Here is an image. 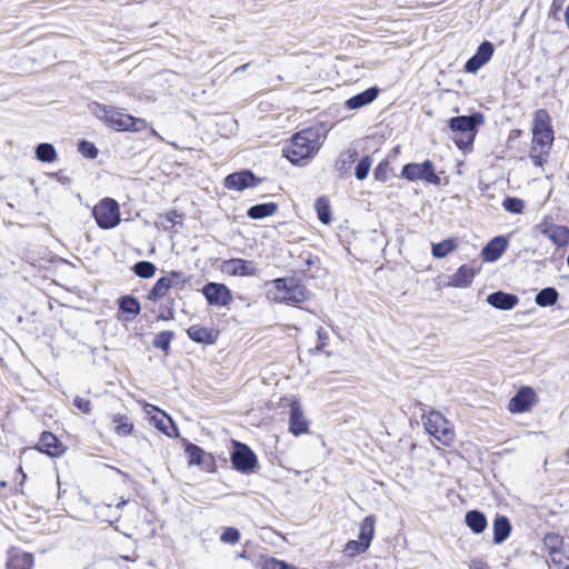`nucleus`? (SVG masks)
<instances>
[{
	"label": "nucleus",
	"instance_id": "nucleus-1",
	"mask_svg": "<svg viewBox=\"0 0 569 569\" xmlns=\"http://www.w3.org/2000/svg\"><path fill=\"white\" fill-rule=\"evenodd\" d=\"M320 148V133L315 128L297 132L288 147L283 149L284 157L298 164L301 160L312 157Z\"/></svg>",
	"mask_w": 569,
	"mask_h": 569
},
{
	"label": "nucleus",
	"instance_id": "nucleus-2",
	"mask_svg": "<svg viewBox=\"0 0 569 569\" xmlns=\"http://www.w3.org/2000/svg\"><path fill=\"white\" fill-rule=\"evenodd\" d=\"M482 123L483 116L481 113L451 118L449 121L450 129L461 134L460 138L455 139L457 147L461 150L471 147L476 137V128Z\"/></svg>",
	"mask_w": 569,
	"mask_h": 569
},
{
	"label": "nucleus",
	"instance_id": "nucleus-3",
	"mask_svg": "<svg viewBox=\"0 0 569 569\" xmlns=\"http://www.w3.org/2000/svg\"><path fill=\"white\" fill-rule=\"evenodd\" d=\"M308 290L293 278H279L274 280L272 299L276 302L297 305L307 300Z\"/></svg>",
	"mask_w": 569,
	"mask_h": 569
},
{
	"label": "nucleus",
	"instance_id": "nucleus-4",
	"mask_svg": "<svg viewBox=\"0 0 569 569\" xmlns=\"http://www.w3.org/2000/svg\"><path fill=\"white\" fill-rule=\"evenodd\" d=\"M423 426L437 441L443 446H450L455 441V431L451 423L439 411H431L423 417Z\"/></svg>",
	"mask_w": 569,
	"mask_h": 569
},
{
	"label": "nucleus",
	"instance_id": "nucleus-5",
	"mask_svg": "<svg viewBox=\"0 0 569 569\" xmlns=\"http://www.w3.org/2000/svg\"><path fill=\"white\" fill-rule=\"evenodd\" d=\"M102 118L113 129L119 131H141L147 127V122L143 119L132 117L123 113L114 108L102 109Z\"/></svg>",
	"mask_w": 569,
	"mask_h": 569
},
{
	"label": "nucleus",
	"instance_id": "nucleus-6",
	"mask_svg": "<svg viewBox=\"0 0 569 569\" xmlns=\"http://www.w3.org/2000/svg\"><path fill=\"white\" fill-rule=\"evenodd\" d=\"M99 227L110 229L120 222V211L117 201L104 199L92 211Z\"/></svg>",
	"mask_w": 569,
	"mask_h": 569
},
{
	"label": "nucleus",
	"instance_id": "nucleus-7",
	"mask_svg": "<svg viewBox=\"0 0 569 569\" xmlns=\"http://www.w3.org/2000/svg\"><path fill=\"white\" fill-rule=\"evenodd\" d=\"M230 459L234 469L242 473L252 472L258 465L256 453L249 446L239 441H233V451Z\"/></svg>",
	"mask_w": 569,
	"mask_h": 569
},
{
	"label": "nucleus",
	"instance_id": "nucleus-8",
	"mask_svg": "<svg viewBox=\"0 0 569 569\" xmlns=\"http://www.w3.org/2000/svg\"><path fill=\"white\" fill-rule=\"evenodd\" d=\"M553 140V133H532V144L529 151V158L536 167H542L547 161Z\"/></svg>",
	"mask_w": 569,
	"mask_h": 569
},
{
	"label": "nucleus",
	"instance_id": "nucleus-9",
	"mask_svg": "<svg viewBox=\"0 0 569 569\" xmlns=\"http://www.w3.org/2000/svg\"><path fill=\"white\" fill-rule=\"evenodd\" d=\"M401 174L409 181L423 180L432 184H439L440 182L430 160H426L422 163H408L402 168Z\"/></svg>",
	"mask_w": 569,
	"mask_h": 569
},
{
	"label": "nucleus",
	"instance_id": "nucleus-10",
	"mask_svg": "<svg viewBox=\"0 0 569 569\" xmlns=\"http://www.w3.org/2000/svg\"><path fill=\"white\" fill-rule=\"evenodd\" d=\"M186 453L190 466H199L204 471H213L216 461L211 453L206 452L202 448L193 443H187Z\"/></svg>",
	"mask_w": 569,
	"mask_h": 569
},
{
	"label": "nucleus",
	"instance_id": "nucleus-11",
	"mask_svg": "<svg viewBox=\"0 0 569 569\" xmlns=\"http://www.w3.org/2000/svg\"><path fill=\"white\" fill-rule=\"evenodd\" d=\"M202 293L210 305L226 307L232 301L231 291L222 283L209 282L202 288Z\"/></svg>",
	"mask_w": 569,
	"mask_h": 569
},
{
	"label": "nucleus",
	"instance_id": "nucleus-12",
	"mask_svg": "<svg viewBox=\"0 0 569 569\" xmlns=\"http://www.w3.org/2000/svg\"><path fill=\"white\" fill-rule=\"evenodd\" d=\"M537 229L546 236L555 246L562 248L569 244V229L565 226L543 221L537 226Z\"/></svg>",
	"mask_w": 569,
	"mask_h": 569
},
{
	"label": "nucleus",
	"instance_id": "nucleus-13",
	"mask_svg": "<svg viewBox=\"0 0 569 569\" xmlns=\"http://www.w3.org/2000/svg\"><path fill=\"white\" fill-rule=\"evenodd\" d=\"M289 431L295 436H301L309 431V422L298 401L290 403Z\"/></svg>",
	"mask_w": 569,
	"mask_h": 569
},
{
	"label": "nucleus",
	"instance_id": "nucleus-14",
	"mask_svg": "<svg viewBox=\"0 0 569 569\" xmlns=\"http://www.w3.org/2000/svg\"><path fill=\"white\" fill-rule=\"evenodd\" d=\"M258 181L259 180L253 176L252 172L244 170L227 176L224 179V187L228 189L242 191L246 188L254 187Z\"/></svg>",
	"mask_w": 569,
	"mask_h": 569
},
{
	"label": "nucleus",
	"instance_id": "nucleus-15",
	"mask_svg": "<svg viewBox=\"0 0 569 569\" xmlns=\"http://www.w3.org/2000/svg\"><path fill=\"white\" fill-rule=\"evenodd\" d=\"M535 401V392L529 387L521 388L509 401V410L513 413L528 411Z\"/></svg>",
	"mask_w": 569,
	"mask_h": 569
},
{
	"label": "nucleus",
	"instance_id": "nucleus-16",
	"mask_svg": "<svg viewBox=\"0 0 569 569\" xmlns=\"http://www.w3.org/2000/svg\"><path fill=\"white\" fill-rule=\"evenodd\" d=\"M34 558L32 553L18 548H11L8 552L7 569H32Z\"/></svg>",
	"mask_w": 569,
	"mask_h": 569
},
{
	"label": "nucleus",
	"instance_id": "nucleus-17",
	"mask_svg": "<svg viewBox=\"0 0 569 569\" xmlns=\"http://www.w3.org/2000/svg\"><path fill=\"white\" fill-rule=\"evenodd\" d=\"M37 449L51 457H59L64 452V447L58 438L48 431L42 432Z\"/></svg>",
	"mask_w": 569,
	"mask_h": 569
},
{
	"label": "nucleus",
	"instance_id": "nucleus-18",
	"mask_svg": "<svg viewBox=\"0 0 569 569\" xmlns=\"http://www.w3.org/2000/svg\"><path fill=\"white\" fill-rule=\"evenodd\" d=\"M252 261L243 259H230L223 262V271L230 276L246 277L254 274Z\"/></svg>",
	"mask_w": 569,
	"mask_h": 569
},
{
	"label": "nucleus",
	"instance_id": "nucleus-19",
	"mask_svg": "<svg viewBox=\"0 0 569 569\" xmlns=\"http://www.w3.org/2000/svg\"><path fill=\"white\" fill-rule=\"evenodd\" d=\"M508 247V241L505 237L498 236L491 239L482 249V257L486 261H497Z\"/></svg>",
	"mask_w": 569,
	"mask_h": 569
},
{
	"label": "nucleus",
	"instance_id": "nucleus-20",
	"mask_svg": "<svg viewBox=\"0 0 569 569\" xmlns=\"http://www.w3.org/2000/svg\"><path fill=\"white\" fill-rule=\"evenodd\" d=\"M487 302L499 310H511L518 305L519 298L512 293L496 291L487 297Z\"/></svg>",
	"mask_w": 569,
	"mask_h": 569
},
{
	"label": "nucleus",
	"instance_id": "nucleus-21",
	"mask_svg": "<svg viewBox=\"0 0 569 569\" xmlns=\"http://www.w3.org/2000/svg\"><path fill=\"white\" fill-rule=\"evenodd\" d=\"M476 270L468 266L462 264L453 274L449 277L448 284L455 288H467L472 283Z\"/></svg>",
	"mask_w": 569,
	"mask_h": 569
},
{
	"label": "nucleus",
	"instance_id": "nucleus-22",
	"mask_svg": "<svg viewBox=\"0 0 569 569\" xmlns=\"http://www.w3.org/2000/svg\"><path fill=\"white\" fill-rule=\"evenodd\" d=\"M147 408H151L153 411H158L159 413L158 416L152 417L157 429L166 433L168 437L178 436V428L169 416L163 411L158 410L154 406L148 405Z\"/></svg>",
	"mask_w": 569,
	"mask_h": 569
},
{
	"label": "nucleus",
	"instance_id": "nucleus-23",
	"mask_svg": "<svg viewBox=\"0 0 569 569\" xmlns=\"http://www.w3.org/2000/svg\"><path fill=\"white\" fill-rule=\"evenodd\" d=\"M379 94V89L371 87L361 93H358L347 100L346 106L350 110H356L371 103Z\"/></svg>",
	"mask_w": 569,
	"mask_h": 569
},
{
	"label": "nucleus",
	"instance_id": "nucleus-24",
	"mask_svg": "<svg viewBox=\"0 0 569 569\" xmlns=\"http://www.w3.org/2000/svg\"><path fill=\"white\" fill-rule=\"evenodd\" d=\"M187 333L191 340L199 343H213L217 339L214 330L196 325L191 326Z\"/></svg>",
	"mask_w": 569,
	"mask_h": 569
},
{
	"label": "nucleus",
	"instance_id": "nucleus-25",
	"mask_svg": "<svg viewBox=\"0 0 569 569\" xmlns=\"http://www.w3.org/2000/svg\"><path fill=\"white\" fill-rule=\"evenodd\" d=\"M553 133L551 118L546 109H538L533 114L532 133Z\"/></svg>",
	"mask_w": 569,
	"mask_h": 569
},
{
	"label": "nucleus",
	"instance_id": "nucleus-26",
	"mask_svg": "<svg viewBox=\"0 0 569 569\" xmlns=\"http://www.w3.org/2000/svg\"><path fill=\"white\" fill-rule=\"evenodd\" d=\"M465 521L470 530L476 535L482 533L487 528V518L479 510L468 511L466 513Z\"/></svg>",
	"mask_w": 569,
	"mask_h": 569
},
{
	"label": "nucleus",
	"instance_id": "nucleus-27",
	"mask_svg": "<svg viewBox=\"0 0 569 569\" xmlns=\"http://www.w3.org/2000/svg\"><path fill=\"white\" fill-rule=\"evenodd\" d=\"M511 525L507 517L498 516L493 521V542L502 543L509 537Z\"/></svg>",
	"mask_w": 569,
	"mask_h": 569
},
{
	"label": "nucleus",
	"instance_id": "nucleus-28",
	"mask_svg": "<svg viewBox=\"0 0 569 569\" xmlns=\"http://www.w3.org/2000/svg\"><path fill=\"white\" fill-rule=\"evenodd\" d=\"M278 209L274 202L259 203L248 209V217L254 220L272 216Z\"/></svg>",
	"mask_w": 569,
	"mask_h": 569
},
{
	"label": "nucleus",
	"instance_id": "nucleus-29",
	"mask_svg": "<svg viewBox=\"0 0 569 569\" xmlns=\"http://www.w3.org/2000/svg\"><path fill=\"white\" fill-rule=\"evenodd\" d=\"M172 288V282L169 278L161 277L153 284L152 289L148 293L150 301H158L167 296L168 291Z\"/></svg>",
	"mask_w": 569,
	"mask_h": 569
},
{
	"label": "nucleus",
	"instance_id": "nucleus-30",
	"mask_svg": "<svg viewBox=\"0 0 569 569\" xmlns=\"http://www.w3.org/2000/svg\"><path fill=\"white\" fill-rule=\"evenodd\" d=\"M558 297V291L555 288L547 287L537 293L535 301L540 307H550L557 302Z\"/></svg>",
	"mask_w": 569,
	"mask_h": 569
},
{
	"label": "nucleus",
	"instance_id": "nucleus-31",
	"mask_svg": "<svg viewBox=\"0 0 569 569\" xmlns=\"http://www.w3.org/2000/svg\"><path fill=\"white\" fill-rule=\"evenodd\" d=\"M543 546L552 556V561H557L556 556L561 553L562 538L557 533H547L543 538Z\"/></svg>",
	"mask_w": 569,
	"mask_h": 569
},
{
	"label": "nucleus",
	"instance_id": "nucleus-32",
	"mask_svg": "<svg viewBox=\"0 0 569 569\" xmlns=\"http://www.w3.org/2000/svg\"><path fill=\"white\" fill-rule=\"evenodd\" d=\"M119 309L124 313H129L132 317H136L140 313L141 306L134 297L124 296L119 299Z\"/></svg>",
	"mask_w": 569,
	"mask_h": 569
},
{
	"label": "nucleus",
	"instance_id": "nucleus-33",
	"mask_svg": "<svg viewBox=\"0 0 569 569\" xmlns=\"http://www.w3.org/2000/svg\"><path fill=\"white\" fill-rule=\"evenodd\" d=\"M114 431L121 437L129 436L133 430V425L127 416L116 415L112 418Z\"/></svg>",
	"mask_w": 569,
	"mask_h": 569
},
{
	"label": "nucleus",
	"instance_id": "nucleus-34",
	"mask_svg": "<svg viewBox=\"0 0 569 569\" xmlns=\"http://www.w3.org/2000/svg\"><path fill=\"white\" fill-rule=\"evenodd\" d=\"M36 157L42 162H52L57 158V151L51 143L42 142L36 148Z\"/></svg>",
	"mask_w": 569,
	"mask_h": 569
},
{
	"label": "nucleus",
	"instance_id": "nucleus-35",
	"mask_svg": "<svg viewBox=\"0 0 569 569\" xmlns=\"http://www.w3.org/2000/svg\"><path fill=\"white\" fill-rule=\"evenodd\" d=\"M457 248L455 239H446L439 243L432 244V256L435 258H445Z\"/></svg>",
	"mask_w": 569,
	"mask_h": 569
},
{
	"label": "nucleus",
	"instance_id": "nucleus-36",
	"mask_svg": "<svg viewBox=\"0 0 569 569\" xmlns=\"http://www.w3.org/2000/svg\"><path fill=\"white\" fill-rule=\"evenodd\" d=\"M373 532H375V518L372 516H368L363 519V521L361 523L359 540L361 542H368V546H370V542L373 537Z\"/></svg>",
	"mask_w": 569,
	"mask_h": 569
},
{
	"label": "nucleus",
	"instance_id": "nucleus-37",
	"mask_svg": "<svg viewBox=\"0 0 569 569\" xmlns=\"http://www.w3.org/2000/svg\"><path fill=\"white\" fill-rule=\"evenodd\" d=\"M315 209L322 223L328 224L331 221L329 201L325 197H320L316 200Z\"/></svg>",
	"mask_w": 569,
	"mask_h": 569
},
{
	"label": "nucleus",
	"instance_id": "nucleus-38",
	"mask_svg": "<svg viewBox=\"0 0 569 569\" xmlns=\"http://www.w3.org/2000/svg\"><path fill=\"white\" fill-rule=\"evenodd\" d=\"M156 270V266L150 261H139L133 266V272L143 279L152 278Z\"/></svg>",
	"mask_w": 569,
	"mask_h": 569
},
{
	"label": "nucleus",
	"instance_id": "nucleus-39",
	"mask_svg": "<svg viewBox=\"0 0 569 569\" xmlns=\"http://www.w3.org/2000/svg\"><path fill=\"white\" fill-rule=\"evenodd\" d=\"M173 337L174 333L172 331H161L154 337L153 347L167 352Z\"/></svg>",
	"mask_w": 569,
	"mask_h": 569
},
{
	"label": "nucleus",
	"instance_id": "nucleus-40",
	"mask_svg": "<svg viewBox=\"0 0 569 569\" xmlns=\"http://www.w3.org/2000/svg\"><path fill=\"white\" fill-rule=\"evenodd\" d=\"M493 44L489 41H483L477 49L476 57L482 61V63H487L492 54H493Z\"/></svg>",
	"mask_w": 569,
	"mask_h": 569
},
{
	"label": "nucleus",
	"instance_id": "nucleus-41",
	"mask_svg": "<svg viewBox=\"0 0 569 569\" xmlns=\"http://www.w3.org/2000/svg\"><path fill=\"white\" fill-rule=\"evenodd\" d=\"M368 548V542H361L360 540H350L346 545L345 552L349 557H353L356 555L363 553Z\"/></svg>",
	"mask_w": 569,
	"mask_h": 569
},
{
	"label": "nucleus",
	"instance_id": "nucleus-42",
	"mask_svg": "<svg viewBox=\"0 0 569 569\" xmlns=\"http://www.w3.org/2000/svg\"><path fill=\"white\" fill-rule=\"evenodd\" d=\"M503 208L512 213H521L525 208V203L521 199L507 197L502 202Z\"/></svg>",
	"mask_w": 569,
	"mask_h": 569
},
{
	"label": "nucleus",
	"instance_id": "nucleus-43",
	"mask_svg": "<svg viewBox=\"0 0 569 569\" xmlns=\"http://www.w3.org/2000/svg\"><path fill=\"white\" fill-rule=\"evenodd\" d=\"M356 151L342 153L337 161V169L342 173L347 172L350 164L356 160Z\"/></svg>",
	"mask_w": 569,
	"mask_h": 569
},
{
	"label": "nucleus",
	"instance_id": "nucleus-44",
	"mask_svg": "<svg viewBox=\"0 0 569 569\" xmlns=\"http://www.w3.org/2000/svg\"><path fill=\"white\" fill-rule=\"evenodd\" d=\"M370 166L371 159L368 156L363 157L356 167V178L358 180H363L365 178H367L370 170Z\"/></svg>",
	"mask_w": 569,
	"mask_h": 569
},
{
	"label": "nucleus",
	"instance_id": "nucleus-45",
	"mask_svg": "<svg viewBox=\"0 0 569 569\" xmlns=\"http://www.w3.org/2000/svg\"><path fill=\"white\" fill-rule=\"evenodd\" d=\"M262 569H298L297 567L276 558L264 560Z\"/></svg>",
	"mask_w": 569,
	"mask_h": 569
},
{
	"label": "nucleus",
	"instance_id": "nucleus-46",
	"mask_svg": "<svg viewBox=\"0 0 569 569\" xmlns=\"http://www.w3.org/2000/svg\"><path fill=\"white\" fill-rule=\"evenodd\" d=\"M220 540L226 543H237L240 540V532L232 527L226 528L220 536Z\"/></svg>",
	"mask_w": 569,
	"mask_h": 569
},
{
	"label": "nucleus",
	"instance_id": "nucleus-47",
	"mask_svg": "<svg viewBox=\"0 0 569 569\" xmlns=\"http://www.w3.org/2000/svg\"><path fill=\"white\" fill-rule=\"evenodd\" d=\"M174 319V309H173V299H170L167 305L160 306V312L158 315V320H173Z\"/></svg>",
	"mask_w": 569,
	"mask_h": 569
},
{
	"label": "nucleus",
	"instance_id": "nucleus-48",
	"mask_svg": "<svg viewBox=\"0 0 569 569\" xmlns=\"http://www.w3.org/2000/svg\"><path fill=\"white\" fill-rule=\"evenodd\" d=\"M79 151L83 157L89 159H94L98 156V149L96 148V146L86 140L80 142Z\"/></svg>",
	"mask_w": 569,
	"mask_h": 569
},
{
	"label": "nucleus",
	"instance_id": "nucleus-49",
	"mask_svg": "<svg viewBox=\"0 0 569 569\" xmlns=\"http://www.w3.org/2000/svg\"><path fill=\"white\" fill-rule=\"evenodd\" d=\"M485 63L480 61L476 56H472L467 60L465 64L466 72L476 73Z\"/></svg>",
	"mask_w": 569,
	"mask_h": 569
},
{
	"label": "nucleus",
	"instance_id": "nucleus-50",
	"mask_svg": "<svg viewBox=\"0 0 569 569\" xmlns=\"http://www.w3.org/2000/svg\"><path fill=\"white\" fill-rule=\"evenodd\" d=\"M177 218L181 217L176 211H170L164 216H161V226L163 227V229H169L170 227L177 223Z\"/></svg>",
	"mask_w": 569,
	"mask_h": 569
},
{
	"label": "nucleus",
	"instance_id": "nucleus-51",
	"mask_svg": "<svg viewBox=\"0 0 569 569\" xmlns=\"http://www.w3.org/2000/svg\"><path fill=\"white\" fill-rule=\"evenodd\" d=\"M73 405L83 413H90L91 402L89 399L77 396L73 400Z\"/></svg>",
	"mask_w": 569,
	"mask_h": 569
},
{
	"label": "nucleus",
	"instance_id": "nucleus-52",
	"mask_svg": "<svg viewBox=\"0 0 569 569\" xmlns=\"http://www.w3.org/2000/svg\"><path fill=\"white\" fill-rule=\"evenodd\" d=\"M164 278H169L172 282V287L183 286L186 283V279L183 273L180 271H171Z\"/></svg>",
	"mask_w": 569,
	"mask_h": 569
},
{
	"label": "nucleus",
	"instance_id": "nucleus-53",
	"mask_svg": "<svg viewBox=\"0 0 569 569\" xmlns=\"http://www.w3.org/2000/svg\"><path fill=\"white\" fill-rule=\"evenodd\" d=\"M317 336H318V339H319V343L317 345L316 349L317 350H322L325 348V346H326V340H328V338H329L328 331L325 330L322 327H320L317 330Z\"/></svg>",
	"mask_w": 569,
	"mask_h": 569
},
{
	"label": "nucleus",
	"instance_id": "nucleus-54",
	"mask_svg": "<svg viewBox=\"0 0 569 569\" xmlns=\"http://www.w3.org/2000/svg\"><path fill=\"white\" fill-rule=\"evenodd\" d=\"M469 569H490V567L480 559H473L469 562Z\"/></svg>",
	"mask_w": 569,
	"mask_h": 569
},
{
	"label": "nucleus",
	"instance_id": "nucleus-55",
	"mask_svg": "<svg viewBox=\"0 0 569 569\" xmlns=\"http://www.w3.org/2000/svg\"><path fill=\"white\" fill-rule=\"evenodd\" d=\"M17 472L21 476V480L19 482V486L22 487V485L24 483V481L27 479V475L23 472L21 467L18 468Z\"/></svg>",
	"mask_w": 569,
	"mask_h": 569
},
{
	"label": "nucleus",
	"instance_id": "nucleus-56",
	"mask_svg": "<svg viewBox=\"0 0 569 569\" xmlns=\"http://www.w3.org/2000/svg\"><path fill=\"white\" fill-rule=\"evenodd\" d=\"M561 4H562V3H561V1H559V0H553V1H552V4H551V9H552L553 11H559V10L561 9Z\"/></svg>",
	"mask_w": 569,
	"mask_h": 569
},
{
	"label": "nucleus",
	"instance_id": "nucleus-57",
	"mask_svg": "<svg viewBox=\"0 0 569 569\" xmlns=\"http://www.w3.org/2000/svg\"><path fill=\"white\" fill-rule=\"evenodd\" d=\"M565 20H566V23L569 29V6L566 8V11H565Z\"/></svg>",
	"mask_w": 569,
	"mask_h": 569
},
{
	"label": "nucleus",
	"instance_id": "nucleus-58",
	"mask_svg": "<svg viewBox=\"0 0 569 569\" xmlns=\"http://www.w3.org/2000/svg\"><path fill=\"white\" fill-rule=\"evenodd\" d=\"M247 68H248V64H242V66L238 67V68L234 70V72H242V71H244Z\"/></svg>",
	"mask_w": 569,
	"mask_h": 569
},
{
	"label": "nucleus",
	"instance_id": "nucleus-59",
	"mask_svg": "<svg viewBox=\"0 0 569 569\" xmlns=\"http://www.w3.org/2000/svg\"><path fill=\"white\" fill-rule=\"evenodd\" d=\"M380 170H381L380 166L375 170V176L377 179L379 178V174H382V171H380Z\"/></svg>",
	"mask_w": 569,
	"mask_h": 569
},
{
	"label": "nucleus",
	"instance_id": "nucleus-60",
	"mask_svg": "<svg viewBox=\"0 0 569 569\" xmlns=\"http://www.w3.org/2000/svg\"><path fill=\"white\" fill-rule=\"evenodd\" d=\"M380 170H381L380 166L375 170V176L377 179L379 178V174H382V171H380Z\"/></svg>",
	"mask_w": 569,
	"mask_h": 569
},
{
	"label": "nucleus",
	"instance_id": "nucleus-61",
	"mask_svg": "<svg viewBox=\"0 0 569 569\" xmlns=\"http://www.w3.org/2000/svg\"><path fill=\"white\" fill-rule=\"evenodd\" d=\"M151 134L162 140V137L154 129H151Z\"/></svg>",
	"mask_w": 569,
	"mask_h": 569
},
{
	"label": "nucleus",
	"instance_id": "nucleus-62",
	"mask_svg": "<svg viewBox=\"0 0 569 569\" xmlns=\"http://www.w3.org/2000/svg\"><path fill=\"white\" fill-rule=\"evenodd\" d=\"M0 487L1 488H6L7 487V481H4V480L0 481Z\"/></svg>",
	"mask_w": 569,
	"mask_h": 569
},
{
	"label": "nucleus",
	"instance_id": "nucleus-63",
	"mask_svg": "<svg viewBox=\"0 0 569 569\" xmlns=\"http://www.w3.org/2000/svg\"><path fill=\"white\" fill-rule=\"evenodd\" d=\"M123 505H126V501H121L117 505L118 508L122 507Z\"/></svg>",
	"mask_w": 569,
	"mask_h": 569
},
{
	"label": "nucleus",
	"instance_id": "nucleus-64",
	"mask_svg": "<svg viewBox=\"0 0 569 569\" xmlns=\"http://www.w3.org/2000/svg\"><path fill=\"white\" fill-rule=\"evenodd\" d=\"M16 492L23 493V490L22 489H16Z\"/></svg>",
	"mask_w": 569,
	"mask_h": 569
}]
</instances>
